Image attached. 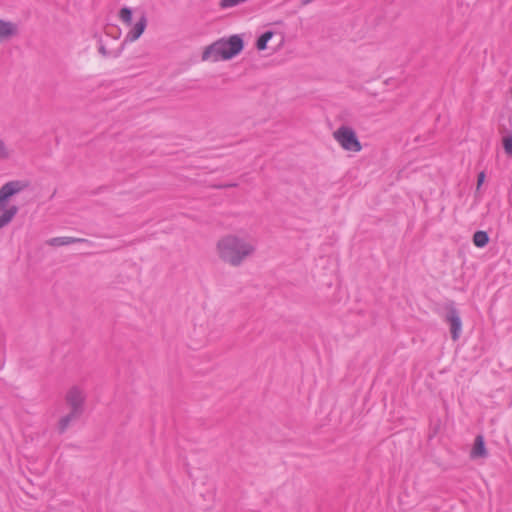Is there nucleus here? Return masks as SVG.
Wrapping results in <instances>:
<instances>
[{
  "instance_id": "18",
  "label": "nucleus",
  "mask_w": 512,
  "mask_h": 512,
  "mask_svg": "<svg viewBox=\"0 0 512 512\" xmlns=\"http://www.w3.org/2000/svg\"><path fill=\"white\" fill-rule=\"evenodd\" d=\"M485 180V173L484 172H480L478 174V179H477V189H479L481 187V185L483 184Z\"/></svg>"
},
{
  "instance_id": "1",
  "label": "nucleus",
  "mask_w": 512,
  "mask_h": 512,
  "mask_svg": "<svg viewBox=\"0 0 512 512\" xmlns=\"http://www.w3.org/2000/svg\"><path fill=\"white\" fill-rule=\"evenodd\" d=\"M219 258L226 264L239 267L256 251L253 241L237 235H226L216 245Z\"/></svg>"
},
{
  "instance_id": "15",
  "label": "nucleus",
  "mask_w": 512,
  "mask_h": 512,
  "mask_svg": "<svg viewBox=\"0 0 512 512\" xmlns=\"http://www.w3.org/2000/svg\"><path fill=\"white\" fill-rule=\"evenodd\" d=\"M503 148L505 153L512 157V135H507L503 138Z\"/></svg>"
},
{
  "instance_id": "16",
  "label": "nucleus",
  "mask_w": 512,
  "mask_h": 512,
  "mask_svg": "<svg viewBox=\"0 0 512 512\" xmlns=\"http://www.w3.org/2000/svg\"><path fill=\"white\" fill-rule=\"evenodd\" d=\"M11 155V151L6 146L5 142L0 139V160L8 159Z\"/></svg>"
},
{
  "instance_id": "14",
  "label": "nucleus",
  "mask_w": 512,
  "mask_h": 512,
  "mask_svg": "<svg viewBox=\"0 0 512 512\" xmlns=\"http://www.w3.org/2000/svg\"><path fill=\"white\" fill-rule=\"evenodd\" d=\"M119 19L130 26L132 24V10L129 7H123L119 12Z\"/></svg>"
},
{
  "instance_id": "9",
  "label": "nucleus",
  "mask_w": 512,
  "mask_h": 512,
  "mask_svg": "<svg viewBox=\"0 0 512 512\" xmlns=\"http://www.w3.org/2000/svg\"><path fill=\"white\" fill-rule=\"evenodd\" d=\"M18 34L17 24L0 19V43L9 40Z\"/></svg>"
},
{
  "instance_id": "7",
  "label": "nucleus",
  "mask_w": 512,
  "mask_h": 512,
  "mask_svg": "<svg viewBox=\"0 0 512 512\" xmlns=\"http://www.w3.org/2000/svg\"><path fill=\"white\" fill-rule=\"evenodd\" d=\"M74 243H84L88 247H94V243L85 238L63 236V237H54L47 241V244L49 246H53V247L66 246V245H70V244H74Z\"/></svg>"
},
{
  "instance_id": "8",
  "label": "nucleus",
  "mask_w": 512,
  "mask_h": 512,
  "mask_svg": "<svg viewBox=\"0 0 512 512\" xmlns=\"http://www.w3.org/2000/svg\"><path fill=\"white\" fill-rule=\"evenodd\" d=\"M147 26V18L143 14L140 19L135 23V25L131 28V30L127 33L125 37V42H134L140 38V36L144 33Z\"/></svg>"
},
{
  "instance_id": "4",
  "label": "nucleus",
  "mask_w": 512,
  "mask_h": 512,
  "mask_svg": "<svg viewBox=\"0 0 512 512\" xmlns=\"http://www.w3.org/2000/svg\"><path fill=\"white\" fill-rule=\"evenodd\" d=\"M333 135L339 145L346 151L359 152L362 149L354 130L348 126L339 127Z\"/></svg>"
},
{
  "instance_id": "6",
  "label": "nucleus",
  "mask_w": 512,
  "mask_h": 512,
  "mask_svg": "<svg viewBox=\"0 0 512 512\" xmlns=\"http://www.w3.org/2000/svg\"><path fill=\"white\" fill-rule=\"evenodd\" d=\"M446 321L450 324V333L454 341L458 340L462 332V321L456 308L449 309Z\"/></svg>"
},
{
  "instance_id": "10",
  "label": "nucleus",
  "mask_w": 512,
  "mask_h": 512,
  "mask_svg": "<svg viewBox=\"0 0 512 512\" xmlns=\"http://www.w3.org/2000/svg\"><path fill=\"white\" fill-rule=\"evenodd\" d=\"M487 456V451L485 448V443L483 436L478 435L475 439L474 446L471 450L472 458H482Z\"/></svg>"
},
{
  "instance_id": "5",
  "label": "nucleus",
  "mask_w": 512,
  "mask_h": 512,
  "mask_svg": "<svg viewBox=\"0 0 512 512\" xmlns=\"http://www.w3.org/2000/svg\"><path fill=\"white\" fill-rule=\"evenodd\" d=\"M84 400V393L77 386H73L72 388H70L66 394V402L70 406L71 411H75L82 414Z\"/></svg>"
},
{
  "instance_id": "3",
  "label": "nucleus",
  "mask_w": 512,
  "mask_h": 512,
  "mask_svg": "<svg viewBox=\"0 0 512 512\" xmlns=\"http://www.w3.org/2000/svg\"><path fill=\"white\" fill-rule=\"evenodd\" d=\"M28 182L13 180L5 183L0 188V229L7 226L17 215L19 208L16 205L7 207L11 197L20 193L28 187Z\"/></svg>"
},
{
  "instance_id": "12",
  "label": "nucleus",
  "mask_w": 512,
  "mask_h": 512,
  "mask_svg": "<svg viewBox=\"0 0 512 512\" xmlns=\"http://www.w3.org/2000/svg\"><path fill=\"white\" fill-rule=\"evenodd\" d=\"M489 242V236L485 231H476L473 235V243L478 248L485 247Z\"/></svg>"
},
{
  "instance_id": "13",
  "label": "nucleus",
  "mask_w": 512,
  "mask_h": 512,
  "mask_svg": "<svg viewBox=\"0 0 512 512\" xmlns=\"http://www.w3.org/2000/svg\"><path fill=\"white\" fill-rule=\"evenodd\" d=\"M274 33L272 31L264 32L256 42V48L260 51L265 50L267 48L268 41L273 37Z\"/></svg>"
},
{
  "instance_id": "11",
  "label": "nucleus",
  "mask_w": 512,
  "mask_h": 512,
  "mask_svg": "<svg viewBox=\"0 0 512 512\" xmlns=\"http://www.w3.org/2000/svg\"><path fill=\"white\" fill-rule=\"evenodd\" d=\"M80 415H81V413L71 411L69 414L62 417L59 421V426H58L59 432L64 433L67 430V428L69 427L70 423L73 420H75L76 418H78Z\"/></svg>"
},
{
  "instance_id": "2",
  "label": "nucleus",
  "mask_w": 512,
  "mask_h": 512,
  "mask_svg": "<svg viewBox=\"0 0 512 512\" xmlns=\"http://www.w3.org/2000/svg\"><path fill=\"white\" fill-rule=\"evenodd\" d=\"M244 48V42L240 35H232L228 38H221L209 46L202 53V60H229L238 55Z\"/></svg>"
},
{
  "instance_id": "17",
  "label": "nucleus",
  "mask_w": 512,
  "mask_h": 512,
  "mask_svg": "<svg viewBox=\"0 0 512 512\" xmlns=\"http://www.w3.org/2000/svg\"><path fill=\"white\" fill-rule=\"evenodd\" d=\"M98 51L103 57L110 56V52L105 48L103 44H100Z\"/></svg>"
}]
</instances>
